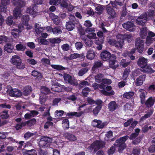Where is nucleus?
<instances>
[{
  "instance_id": "1",
  "label": "nucleus",
  "mask_w": 155,
  "mask_h": 155,
  "mask_svg": "<svg viewBox=\"0 0 155 155\" xmlns=\"http://www.w3.org/2000/svg\"><path fill=\"white\" fill-rule=\"evenodd\" d=\"M128 136H125L117 140L114 146L112 147L108 150V153L109 155H112L115 152V148L118 147V150L119 152L121 153L126 147L125 142L127 139Z\"/></svg>"
},
{
  "instance_id": "2",
  "label": "nucleus",
  "mask_w": 155,
  "mask_h": 155,
  "mask_svg": "<svg viewBox=\"0 0 155 155\" xmlns=\"http://www.w3.org/2000/svg\"><path fill=\"white\" fill-rule=\"evenodd\" d=\"M45 30H46L48 32H52L54 35H56L61 34L62 33L61 29L59 28L55 27L53 28L50 26L43 27H41L39 24L36 23L35 24V31L38 34H40Z\"/></svg>"
},
{
  "instance_id": "3",
  "label": "nucleus",
  "mask_w": 155,
  "mask_h": 155,
  "mask_svg": "<svg viewBox=\"0 0 155 155\" xmlns=\"http://www.w3.org/2000/svg\"><path fill=\"white\" fill-rule=\"evenodd\" d=\"M117 41L112 38H109L107 40L108 42L111 45H114L116 47L119 48H121L124 45L123 40V36L120 34H118L117 36Z\"/></svg>"
},
{
  "instance_id": "4",
  "label": "nucleus",
  "mask_w": 155,
  "mask_h": 155,
  "mask_svg": "<svg viewBox=\"0 0 155 155\" xmlns=\"http://www.w3.org/2000/svg\"><path fill=\"white\" fill-rule=\"evenodd\" d=\"M38 144L41 148H45L49 146L52 142V139L47 137H42L38 139Z\"/></svg>"
},
{
  "instance_id": "5",
  "label": "nucleus",
  "mask_w": 155,
  "mask_h": 155,
  "mask_svg": "<svg viewBox=\"0 0 155 155\" xmlns=\"http://www.w3.org/2000/svg\"><path fill=\"white\" fill-rule=\"evenodd\" d=\"M11 62L12 64L15 65L18 68L22 69L24 67L21 64V60L20 58L17 55L13 56Z\"/></svg>"
},
{
  "instance_id": "6",
  "label": "nucleus",
  "mask_w": 155,
  "mask_h": 155,
  "mask_svg": "<svg viewBox=\"0 0 155 155\" xmlns=\"http://www.w3.org/2000/svg\"><path fill=\"white\" fill-rule=\"evenodd\" d=\"M63 78L67 83L73 85H77L78 84L76 80L67 74H64Z\"/></svg>"
},
{
  "instance_id": "7",
  "label": "nucleus",
  "mask_w": 155,
  "mask_h": 155,
  "mask_svg": "<svg viewBox=\"0 0 155 155\" xmlns=\"http://www.w3.org/2000/svg\"><path fill=\"white\" fill-rule=\"evenodd\" d=\"M143 41L139 38H137L135 41V46L138 52L141 53L144 49Z\"/></svg>"
},
{
  "instance_id": "8",
  "label": "nucleus",
  "mask_w": 155,
  "mask_h": 155,
  "mask_svg": "<svg viewBox=\"0 0 155 155\" xmlns=\"http://www.w3.org/2000/svg\"><path fill=\"white\" fill-rule=\"evenodd\" d=\"M104 144L103 142L100 140H96L91 145L90 148L91 149H94L95 152L101 147L104 146Z\"/></svg>"
},
{
  "instance_id": "9",
  "label": "nucleus",
  "mask_w": 155,
  "mask_h": 155,
  "mask_svg": "<svg viewBox=\"0 0 155 155\" xmlns=\"http://www.w3.org/2000/svg\"><path fill=\"white\" fill-rule=\"evenodd\" d=\"M107 124L106 122H102L100 120L95 119L92 122V125L94 127L101 129L106 126Z\"/></svg>"
},
{
  "instance_id": "10",
  "label": "nucleus",
  "mask_w": 155,
  "mask_h": 155,
  "mask_svg": "<svg viewBox=\"0 0 155 155\" xmlns=\"http://www.w3.org/2000/svg\"><path fill=\"white\" fill-rule=\"evenodd\" d=\"M51 83L52 85L51 89L53 91L56 92L62 91L61 87L62 86L58 84L56 80H52Z\"/></svg>"
},
{
  "instance_id": "11",
  "label": "nucleus",
  "mask_w": 155,
  "mask_h": 155,
  "mask_svg": "<svg viewBox=\"0 0 155 155\" xmlns=\"http://www.w3.org/2000/svg\"><path fill=\"white\" fill-rule=\"evenodd\" d=\"M95 31L94 28H87L85 29V32L88 34L87 37L90 39H97L96 34L93 32Z\"/></svg>"
},
{
  "instance_id": "12",
  "label": "nucleus",
  "mask_w": 155,
  "mask_h": 155,
  "mask_svg": "<svg viewBox=\"0 0 155 155\" xmlns=\"http://www.w3.org/2000/svg\"><path fill=\"white\" fill-rule=\"evenodd\" d=\"M123 27L126 30L130 31H133L135 30L136 27L133 23L128 21L123 24Z\"/></svg>"
},
{
  "instance_id": "13",
  "label": "nucleus",
  "mask_w": 155,
  "mask_h": 155,
  "mask_svg": "<svg viewBox=\"0 0 155 155\" xmlns=\"http://www.w3.org/2000/svg\"><path fill=\"white\" fill-rule=\"evenodd\" d=\"M109 63L110 67L113 69H115L118 67L115 56L113 54L112 55L110 58Z\"/></svg>"
},
{
  "instance_id": "14",
  "label": "nucleus",
  "mask_w": 155,
  "mask_h": 155,
  "mask_svg": "<svg viewBox=\"0 0 155 155\" xmlns=\"http://www.w3.org/2000/svg\"><path fill=\"white\" fill-rule=\"evenodd\" d=\"M147 21L145 14H143L138 17L136 20V23L139 25H143Z\"/></svg>"
},
{
  "instance_id": "15",
  "label": "nucleus",
  "mask_w": 155,
  "mask_h": 155,
  "mask_svg": "<svg viewBox=\"0 0 155 155\" xmlns=\"http://www.w3.org/2000/svg\"><path fill=\"white\" fill-rule=\"evenodd\" d=\"M18 29H14L12 30L11 31L12 35L15 38L19 37V33L21 32L23 29V26L19 25L18 27Z\"/></svg>"
},
{
  "instance_id": "16",
  "label": "nucleus",
  "mask_w": 155,
  "mask_h": 155,
  "mask_svg": "<svg viewBox=\"0 0 155 155\" xmlns=\"http://www.w3.org/2000/svg\"><path fill=\"white\" fill-rule=\"evenodd\" d=\"M147 59L142 57L139 58L137 62V64L141 68V69H142V68L147 64Z\"/></svg>"
},
{
  "instance_id": "17",
  "label": "nucleus",
  "mask_w": 155,
  "mask_h": 155,
  "mask_svg": "<svg viewBox=\"0 0 155 155\" xmlns=\"http://www.w3.org/2000/svg\"><path fill=\"white\" fill-rule=\"evenodd\" d=\"M111 87L108 86L106 88V90L107 91L104 90H102L101 91V92L106 96L113 95L114 94V91L111 90Z\"/></svg>"
},
{
  "instance_id": "18",
  "label": "nucleus",
  "mask_w": 155,
  "mask_h": 155,
  "mask_svg": "<svg viewBox=\"0 0 155 155\" xmlns=\"http://www.w3.org/2000/svg\"><path fill=\"white\" fill-rule=\"evenodd\" d=\"M29 20L28 15H24L22 18V21L23 24L27 26L26 28L27 30H29L32 28V26L28 25V22Z\"/></svg>"
},
{
  "instance_id": "19",
  "label": "nucleus",
  "mask_w": 155,
  "mask_h": 155,
  "mask_svg": "<svg viewBox=\"0 0 155 155\" xmlns=\"http://www.w3.org/2000/svg\"><path fill=\"white\" fill-rule=\"evenodd\" d=\"M112 56L110 53L107 51H104L101 52V58L103 61H107Z\"/></svg>"
},
{
  "instance_id": "20",
  "label": "nucleus",
  "mask_w": 155,
  "mask_h": 155,
  "mask_svg": "<svg viewBox=\"0 0 155 155\" xmlns=\"http://www.w3.org/2000/svg\"><path fill=\"white\" fill-rule=\"evenodd\" d=\"M9 0H2L1 3H0V11L5 12L7 9L6 5L8 3Z\"/></svg>"
},
{
  "instance_id": "21",
  "label": "nucleus",
  "mask_w": 155,
  "mask_h": 155,
  "mask_svg": "<svg viewBox=\"0 0 155 155\" xmlns=\"http://www.w3.org/2000/svg\"><path fill=\"white\" fill-rule=\"evenodd\" d=\"M146 77L145 74H143L138 77L135 81L136 85L137 86L142 85L145 81Z\"/></svg>"
},
{
  "instance_id": "22",
  "label": "nucleus",
  "mask_w": 155,
  "mask_h": 155,
  "mask_svg": "<svg viewBox=\"0 0 155 155\" xmlns=\"http://www.w3.org/2000/svg\"><path fill=\"white\" fill-rule=\"evenodd\" d=\"M26 12L32 15L33 17H35L37 15V12H36V6H34L28 8L26 10Z\"/></svg>"
},
{
  "instance_id": "23",
  "label": "nucleus",
  "mask_w": 155,
  "mask_h": 155,
  "mask_svg": "<svg viewBox=\"0 0 155 155\" xmlns=\"http://www.w3.org/2000/svg\"><path fill=\"white\" fill-rule=\"evenodd\" d=\"M31 74L37 80H41L42 78V75L38 71H33L31 72Z\"/></svg>"
},
{
  "instance_id": "24",
  "label": "nucleus",
  "mask_w": 155,
  "mask_h": 155,
  "mask_svg": "<svg viewBox=\"0 0 155 155\" xmlns=\"http://www.w3.org/2000/svg\"><path fill=\"white\" fill-rule=\"evenodd\" d=\"M141 71L143 72L150 74L153 73L155 71L152 69L150 65L147 64L142 68V69H141Z\"/></svg>"
},
{
  "instance_id": "25",
  "label": "nucleus",
  "mask_w": 155,
  "mask_h": 155,
  "mask_svg": "<svg viewBox=\"0 0 155 155\" xmlns=\"http://www.w3.org/2000/svg\"><path fill=\"white\" fill-rule=\"evenodd\" d=\"M64 136L70 141H74L77 140V137L74 135L70 133H66L64 134Z\"/></svg>"
},
{
  "instance_id": "26",
  "label": "nucleus",
  "mask_w": 155,
  "mask_h": 155,
  "mask_svg": "<svg viewBox=\"0 0 155 155\" xmlns=\"http://www.w3.org/2000/svg\"><path fill=\"white\" fill-rule=\"evenodd\" d=\"M80 34L81 35V38L84 41L85 44L89 46H91L93 43L92 41L90 40L85 39L84 38V35L85 34L84 32L83 31L82 32H80Z\"/></svg>"
},
{
  "instance_id": "27",
  "label": "nucleus",
  "mask_w": 155,
  "mask_h": 155,
  "mask_svg": "<svg viewBox=\"0 0 155 155\" xmlns=\"http://www.w3.org/2000/svg\"><path fill=\"white\" fill-rule=\"evenodd\" d=\"M147 94L146 91L143 89H140L139 90V94L142 103L144 102V101Z\"/></svg>"
},
{
  "instance_id": "28",
  "label": "nucleus",
  "mask_w": 155,
  "mask_h": 155,
  "mask_svg": "<svg viewBox=\"0 0 155 155\" xmlns=\"http://www.w3.org/2000/svg\"><path fill=\"white\" fill-rule=\"evenodd\" d=\"M13 15L15 19H18L21 16V10L19 8H15L13 12Z\"/></svg>"
},
{
  "instance_id": "29",
  "label": "nucleus",
  "mask_w": 155,
  "mask_h": 155,
  "mask_svg": "<svg viewBox=\"0 0 155 155\" xmlns=\"http://www.w3.org/2000/svg\"><path fill=\"white\" fill-rule=\"evenodd\" d=\"M50 16L55 24L58 25L60 23V19L58 16L51 13L50 14Z\"/></svg>"
},
{
  "instance_id": "30",
  "label": "nucleus",
  "mask_w": 155,
  "mask_h": 155,
  "mask_svg": "<svg viewBox=\"0 0 155 155\" xmlns=\"http://www.w3.org/2000/svg\"><path fill=\"white\" fill-rule=\"evenodd\" d=\"M148 30L146 27H143L140 29V36L142 38H144L147 35Z\"/></svg>"
},
{
  "instance_id": "31",
  "label": "nucleus",
  "mask_w": 155,
  "mask_h": 155,
  "mask_svg": "<svg viewBox=\"0 0 155 155\" xmlns=\"http://www.w3.org/2000/svg\"><path fill=\"white\" fill-rule=\"evenodd\" d=\"M95 53L93 50H89L88 51L87 54V58L90 60H92L95 57Z\"/></svg>"
},
{
  "instance_id": "32",
  "label": "nucleus",
  "mask_w": 155,
  "mask_h": 155,
  "mask_svg": "<svg viewBox=\"0 0 155 155\" xmlns=\"http://www.w3.org/2000/svg\"><path fill=\"white\" fill-rule=\"evenodd\" d=\"M155 101L154 98L150 97L145 102V104L147 107H150L153 105Z\"/></svg>"
},
{
  "instance_id": "33",
  "label": "nucleus",
  "mask_w": 155,
  "mask_h": 155,
  "mask_svg": "<svg viewBox=\"0 0 155 155\" xmlns=\"http://www.w3.org/2000/svg\"><path fill=\"white\" fill-rule=\"evenodd\" d=\"M108 107L110 111H113L117 108V105L115 102L112 101L109 104Z\"/></svg>"
},
{
  "instance_id": "34",
  "label": "nucleus",
  "mask_w": 155,
  "mask_h": 155,
  "mask_svg": "<svg viewBox=\"0 0 155 155\" xmlns=\"http://www.w3.org/2000/svg\"><path fill=\"white\" fill-rule=\"evenodd\" d=\"M66 27L68 31L72 30L75 27L74 22L73 21H69L66 23Z\"/></svg>"
},
{
  "instance_id": "35",
  "label": "nucleus",
  "mask_w": 155,
  "mask_h": 155,
  "mask_svg": "<svg viewBox=\"0 0 155 155\" xmlns=\"http://www.w3.org/2000/svg\"><path fill=\"white\" fill-rule=\"evenodd\" d=\"M107 10L108 14L112 18H114L116 16V13L112 8L108 7L107 8Z\"/></svg>"
},
{
  "instance_id": "36",
  "label": "nucleus",
  "mask_w": 155,
  "mask_h": 155,
  "mask_svg": "<svg viewBox=\"0 0 155 155\" xmlns=\"http://www.w3.org/2000/svg\"><path fill=\"white\" fill-rule=\"evenodd\" d=\"M145 15L147 17V20H149L152 19L153 17L155 15V12L153 10H149Z\"/></svg>"
},
{
  "instance_id": "37",
  "label": "nucleus",
  "mask_w": 155,
  "mask_h": 155,
  "mask_svg": "<svg viewBox=\"0 0 155 155\" xmlns=\"http://www.w3.org/2000/svg\"><path fill=\"white\" fill-rule=\"evenodd\" d=\"M14 48L13 46L11 44H7L4 46V50L8 53L12 51Z\"/></svg>"
},
{
  "instance_id": "38",
  "label": "nucleus",
  "mask_w": 155,
  "mask_h": 155,
  "mask_svg": "<svg viewBox=\"0 0 155 155\" xmlns=\"http://www.w3.org/2000/svg\"><path fill=\"white\" fill-rule=\"evenodd\" d=\"M124 0H116L115 2L111 1L110 3L113 7L116 8L117 4L120 6L122 5L124 2Z\"/></svg>"
},
{
  "instance_id": "39",
  "label": "nucleus",
  "mask_w": 155,
  "mask_h": 155,
  "mask_svg": "<svg viewBox=\"0 0 155 155\" xmlns=\"http://www.w3.org/2000/svg\"><path fill=\"white\" fill-rule=\"evenodd\" d=\"M49 41L52 44H58L60 42L61 39L58 38H50L48 39Z\"/></svg>"
},
{
  "instance_id": "40",
  "label": "nucleus",
  "mask_w": 155,
  "mask_h": 155,
  "mask_svg": "<svg viewBox=\"0 0 155 155\" xmlns=\"http://www.w3.org/2000/svg\"><path fill=\"white\" fill-rule=\"evenodd\" d=\"M6 22L8 25L9 26L14 24V22L12 16H11L8 17L6 20Z\"/></svg>"
},
{
  "instance_id": "41",
  "label": "nucleus",
  "mask_w": 155,
  "mask_h": 155,
  "mask_svg": "<svg viewBox=\"0 0 155 155\" xmlns=\"http://www.w3.org/2000/svg\"><path fill=\"white\" fill-rule=\"evenodd\" d=\"M23 90L24 94L25 95H28L31 92V87L29 86H26L24 88Z\"/></svg>"
},
{
  "instance_id": "42",
  "label": "nucleus",
  "mask_w": 155,
  "mask_h": 155,
  "mask_svg": "<svg viewBox=\"0 0 155 155\" xmlns=\"http://www.w3.org/2000/svg\"><path fill=\"white\" fill-rule=\"evenodd\" d=\"M67 116H75L79 117L81 116L82 113L81 112L77 113L75 112H70L68 113H65Z\"/></svg>"
},
{
  "instance_id": "43",
  "label": "nucleus",
  "mask_w": 155,
  "mask_h": 155,
  "mask_svg": "<svg viewBox=\"0 0 155 155\" xmlns=\"http://www.w3.org/2000/svg\"><path fill=\"white\" fill-rule=\"evenodd\" d=\"M133 102L126 104L124 106V109L125 110H132L133 108Z\"/></svg>"
},
{
  "instance_id": "44",
  "label": "nucleus",
  "mask_w": 155,
  "mask_h": 155,
  "mask_svg": "<svg viewBox=\"0 0 155 155\" xmlns=\"http://www.w3.org/2000/svg\"><path fill=\"white\" fill-rule=\"evenodd\" d=\"M16 48L18 51H24L26 47L25 45L19 43L16 45Z\"/></svg>"
},
{
  "instance_id": "45",
  "label": "nucleus",
  "mask_w": 155,
  "mask_h": 155,
  "mask_svg": "<svg viewBox=\"0 0 155 155\" xmlns=\"http://www.w3.org/2000/svg\"><path fill=\"white\" fill-rule=\"evenodd\" d=\"M27 125L28 127L30 128L31 127L34 126L35 124H36V120L35 119L33 118L28 121H27Z\"/></svg>"
},
{
  "instance_id": "46",
  "label": "nucleus",
  "mask_w": 155,
  "mask_h": 155,
  "mask_svg": "<svg viewBox=\"0 0 155 155\" xmlns=\"http://www.w3.org/2000/svg\"><path fill=\"white\" fill-rule=\"evenodd\" d=\"M140 130L139 129H136L135 130V133H133L130 136V139L131 140L134 139L137 137L140 131Z\"/></svg>"
},
{
  "instance_id": "47",
  "label": "nucleus",
  "mask_w": 155,
  "mask_h": 155,
  "mask_svg": "<svg viewBox=\"0 0 155 155\" xmlns=\"http://www.w3.org/2000/svg\"><path fill=\"white\" fill-rule=\"evenodd\" d=\"M51 67L55 69L58 70H64L65 68L60 65H51Z\"/></svg>"
},
{
  "instance_id": "48",
  "label": "nucleus",
  "mask_w": 155,
  "mask_h": 155,
  "mask_svg": "<svg viewBox=\"0 0 155 155\" xmlns=\"http://www.w3.org/2000/svg\"><path fill=\"white\" fill-rule=\"evenodd\" d=\"M113 136V133L111 131H108L106 134L104 138V140L106 141L110 140V138H111Z\"/></svg>"
},
{
  "instance_id": "49",
  "label": "nucleus",
  "mask_w": 155,
  "mask_h": 155,
  "mask_svg": "<svg viewBox=\"0 0 155 155\" xmlns=\"http://www.w3.org/2000/svg\"><path fill=\"white\" fill-rule=\"evenodd\" d=\"M134 95L133 92H126L123 95V97L127 99H130Z\"/></svg>"
},
{
  "instance_id": "50",
  "label": "nucleus",
  "mask_w": 155,
  "mask_h": 155,
  "mask_svg": "<svg viewBox=\"0 0 155 155\" xmlns=\"http://www.w3.org/2000/svg\"><path fill=\"white\" fill-rule=\"evenodd\" d=\"M62 126L64 128H68L69 127V122L68 119H64L62 122Z\"/></svg>"
},
{
  "instance_id": "51",
  "label": "nucleus",
  "mask_w": 155,
  "mask_h": 155,
  "mask_svg": "<svg viewBox=\"0 0 155 155\" xmlns=\"http://www.w3.org/2000/svg\"><path fill=\"white\" fill-rule=\"evenodd\" d=\"M103 75L101 74H97L95 76V80L96 82L100 83L103 80Z\"/></svg>"
},
{
  "instance_id": "52",
  "label": "nucleus",
  "mask_w": 155,
  "mask_h": 155,
  "mask_svg": "<svg viewBox=\"0 0 155 155\" xmlns=\"http://www.w3.org/2000/svg\"><path fill=\"white\" fill-rule=\"evenodd\" d=\"M123 37V40L124 41V39H126L128 42L132 40L133 38L131 35H121Z\"/></svg>"
},
{
  "instance_id": "53",
  "label": "nucleus",
  "mask_w": 155,
  "mask_h": 155,
  "mask_svg": "<svg viewBox=\"0 0 155 155\" xmlns=\"http://www.w3.org/2000/svg\"><path fill=\"white\" fill-rule=\"evenodd\" d=\"M24 155H37V153L35 150L32 149L27 150Z\"/></svg>"
},
{
  "instance_id": "54",
  "label": "nucleus",
  "mask_w": 155,
  "mask_h": 155,
  "mask_svg": "<svg viewBox=\"0 0 155 155\" xmlns=\"http://www.w3.org/2000/svg\"><path fill=\"white\" fill-rule=\"evenodd\" d=\"M130 72V70L129 69H126L124 71L123 76V78L125 80L127 78L128 75Z\"/></svg>"
},
{
  "instance_id": "55",
  "label": "nucleus",
  "mask_w": 155,
  "mask_h": 155,
  "mask_svg": "<svg viewBox=\"0 0 155 155\" xmlns=\"http://www.w3.org/2000/svg\"><path fill=\"white\" fill-rule=\"evenodd\" d=\"M102 65V63L98 61L95 62L94 64V66L92 68L93 71H95V70L97 69V68L101 67Z\"/></svg>"
},
{
  "instance_id": "56",
  "label": "nucleus",
  "mask_w": 155,
  "mask_h": 155,
  "mask_svg": "<svg viewBox=\"0 0 155 155\" xmlns=\"http://www.w3.org/2000/svg\"><path fill=\"white\" fill-rule=\"evenodd\" d=\"M88 69L87 68H83L80 70L78 72V75L80 76H82L86 73L88 71Z\"/></svg>"
},
{
  "instance_id": "57",
  "label": "nucleus",
  "mask_w": 155,
  "mask_h": 155,
  "mask_svg": "<svg viewBox=\"0 0 155 155\" xmlns=\"http://www.w3.org/2000/svg\"><path fill=\"white\" fill-rule=\"evenodd\" d=\"M50 91L47 87L45 86H42L41 88V92L43 94H48L49 93Z\"/></svg>"
},
{
  "instance_id": "58",
  "label": "nucleus",
  "mask_w": 155,
  "mask_h": 155,
  "mask_svg": "<svg viewBox=\"0 0 155 155\" xmlns=\"http://www.w3.org/2000/svg\"><path fill=\"white\" fill-rule=\"evenodd\" d=\"M81 56V55L80 54L77 53H74L73 54H71L69 56V58L70 60H72L78 58H79Z\"/></svg>"
},
{
  "instance_id": "59",
  "label": "nucleus",
  "mask_w": 155,
  "mask_h": 155,
  "mask_svg": "<svg viewBox=\"0 0 155 155\" xmlns=\"http://www.w3.org/2000/svg\"><path fill=\"white\" fill-rule=\"evenodd\" d=\"M153 40L154 38L150 37H147L146 38V44L147 45H149L153 42Z\"/></svg>"
},
{
  "instance_id": "60",
  "label": "nucleus",
  "mask_w": 155,
  "mask_h": 155,
  "mask_svg": "<svg viewBox=\"0 0 155 155\" xmlns=\"http://www.w3.org/2000/svg\"><path fill=\"white\" fill-rule=\"evenodd\" d=\"M46 95L45 94H41L40 96V102L41 104H43L46 101Z\"/></svg>"
},
{
  "instance_id": "61",
  "label": "nucleus",
  "mask_w": 155,
  "mask_h": 155,
  "mask_svg": "<svg viewBox=\"0 0 155 155\" xmlns=\"http://www.w3.org/2000/svg\"><path fill=\"white\" fill-rule=\"evenodd\" d=\"M67 0H63L62 1L61 5L63 8H67L68 7L69 4L67 2Z\"/></svg>"
},
{
  "instance_id": "62",
  "label": "nucleus",
  "mask_w": 155,
  "mask_h": 155,
  "mask_svg": "<svg viewBox=\"0 0 155 155\" xmlns=\"http://www.w3.org/2000/svg\"><path fill=\"white\" fill-rule=\"evenodd\" d=\"M34 135V133L27 132L25 134L24 137L25 139H27L33 136Z\"/></svg>"
},
{
  "instance_id": "63",
  "label": "nucleus",
  "mask_w": 155,
  "mask_h": 155,
  "mask_svg": "<svg viewBox=\"0 0 155 155\" xmlns=\"http://www.w3.org/2000/svg\"><path fill=\"white\" fill-rule=\"evenodd\" d=\"M41 62L43 64L45 65H49L50 64L49 60L47 58H42L41 60Z\"/></svg>"
},
{
  "instance_id": "64",
  "label": "nucleus",
  "mask_w": 155,
  "mask_h": 155,
  "mask_svg": "<svg viewBox=\"0 0 155 155\" xmlns=\"http://www.w3.org/2000/svg\"><path fill=\"white\" fill-rule=\"evenodd\" d=\"M101 105H98L97 106L94 110L93 111V112L94 114L95 115H97L100 110L101 108Z\"/></svg>"
}]
</instances>
